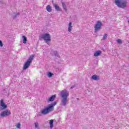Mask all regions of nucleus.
<instances>
[{
  "label": "nucleus",
  "mask_w": 129,
  "mask_h": 129,
  "mask_svg": "<svg viewBox=\"0 0 129 129\" xmlns=\"http://www.w3.org/2000/svg\"><path fill=\"white\" fill-rule=\"evenodd\" d=\"M107 36H108V34H105L103 36V40H106V39H107Z\"/></svg>",
  "instance_id": "19"
},
{
  "label": "nucleus",
  "mask_w": 129,
  "mask_h": 129,
  "mask_svg": "<svg viewBox=\"0 0 129 129\" xmlns=\"http://www.w3.org/2000/svg\"><path fill=\"white\" fill-rule=\"evenodd\" d=\"M53 123H54V120H49V124L50 128H53V126H54V124Z\"/></svg>",
  "instance_id": "14"
},
{
  "label": "nucleus",
  "mask_w": 129,
  "mask_h": 129,
  "mask_svg": "<svg viewBox=\"0 0 129 129\" xmlns=\"http://www.w3.org/2000/svg\"><path fill=\"white\" fill-rule=\"evenodd\" d=\"M57 104V102H54L51 104H48L46 107L40 110V113L37 114V116L39 117V116H42V115H46V114H48V113H50V112H52L54 110V106Z\"/></svg>",
  "instance_id": "1"
},
{
  "label": "nucleus",
  "mask_w": 129,
  "mask_h": 129,
  "mask_svg": "<svg viewBox=\"0 0 129 129\" xmlns=\"http://www.w3.org/2000/svg\"><path fill=\"white\" fill-rule=\"evenodd\" d=\"M72 22H70L69 24V26H68V31L70 33V32H71V31H72Z\"/></svg>",
  "instance_id": "13"
},
{
  "label": "nucleus",
  "mask_w": 129,
  "mask_h": 129,
  "mask_svg": "<svg viewBox=\"0 0 129 129\" xmlns=\"http://www.w3.org/2000/svg\"><path fill=\"white\" fill-rule=\"evenodd\" d=\"M102 25V23L100 21H98L95 25V32L96 33L98 31H99L101 29V26Z\"/></svg>",
  "instance_id": "6"
},
{
  "label": "nucleus",
  "mask_w": 129,
  "mask_h": 129,
  "mask_svg": "<svg viewBox=\"0 0 129 129\" xmlns=\"http://www.w3.org/2000/svg\"><path fill=\"white\" fill-rule=\"evenodd\" d=\"M47 76L48 77H51L52 75H53V74L52 73H51V72H49V73H47Z\"/></svg>",
  "instance_id": "21"
},
{
  "label": "nucleus",
  "mask_w": 129,
  "mask_h": 129,
  "mask_svg": "<svg viewBox=\"0 0 129 129\" xmlns=\"http://www.w3.org/2000/svg\"><path fill=\"white\" fill-rule=\"evenodd\" d=\"M77 100L78 101V100H79V98H77Z\"/></svg>",
  "instance_id": "26"
},
{
  "label": "nucleus",
  "mask_w": 129,
  "mask_h": 129,
  "mask_svg": "<svg viewBox=\"0 0 129 129\" xmlns=\"http://www.w3.org/2000/svg\"><path fill=\"white\" fill-rule=\"evenodd\" d=\"M40 38L43 39L47 44H48L49 42H51V35L48 33L41 35Z\"/></svg>",
  "instance_id": "5"
},
{
  "label": "nucleus",
  "mask_w": 129,
  "mask_h": 129,
  "mask_svg": "<svg viewBox=\"0 0 129 129\" xmlns=\"http://www.w3.org/2000/svg\"><path fill=\"white\" fill-rule=\"evenodd\" d=\"M35 127L37 129H39V123L38 122H36L34 123Z\"/></svg>",
  "instance_id": "18"
},
{
  "label": "nucleus",
  "mask_w": 129,
  "mask_h": 129,
  "mask_svg": "<svg viewBox=\"0 0 129 129\" xmlns=\"http://www.w3.org/2000/svg\"><path fill=\"white\" fill-rule=\"evenodd\" d=\"M128 24H129V19H128Z\"/></svg>",
  "instance_id": "27"
},
{
  "label": "nucleus",
  "mask_w": 129,
  "mask_h": 129,
  "mask_svg": "<svg viewBox=\"0 0 129 129\" xmlns=\"http://www.w3.org/2000/svg\"><path fill=\"white\" fill-rule=\"evenodd\" d=\"M101 53L102 52L100 50L97 51L94 53V56H95V57H98V56L101 55Z\"/></svg>",
  "instance_id": "11"
},
{
  "label": "nucleus",
  "mask_w": 129,
  "mask_h": 129,
  "mask_svg": "<svg viewBox=\"0 0 129 129\" xmlns=\"http://www.w3.org/2000/svg\"><path fill=\"white\" fill-rule=\"evenodd\" d=\"M117 43H118V44H119L120 45V44H122V41L121 40V39H118L117 40Z\"/></svg>",
  "instance_id": "20"
},
{
  "label": "nucleus",
  "mask_w": 129,
  "mask_h": 129,
  "mask_svg": "<svg viewBox=\"0 0 129 129\" xmlns=\"http://www.w3.org/2000/svg\"><path fill=\"white\" fill-rule=\"evenodd\" d=\"M4 46V44L3 43V41L0 40V47H3Z\"/></svg>",
  "instance_id": "25"
},
{
  "label": "nucleus",
  "mask_w": 129,
  "mask_h": 129,
  "mask_svg": "<svg viewBox=\"0 0 129 129\" xmlns=\"http://www.w3.org/2000/svg\"><path fill=\"white\" fill-rule=\"evenodd\" d=\"M61 5L62 6V8L63 10H64L65 12H67V7L66 6V5L65 3L62 2Z\"/></svg>",
  "instance_id": "16"
},
{
  "label": "nucleus",
  "mask_w": 129,
  "mask_h": 129,
  "mask_svg": "<svg viewBox=\"0 0 129 129\" xmlns=\"http://www.w3.org/2000/svg\"><path fill=\"white\" fill-rule=\"evenodd\" d=\"M91 79L93 80H95L96 81H98V80H99V76L94 75L93 76L91 77Z\"/></svg>",
  "instance_id": "9"
},
{
  "label": "nucleus",
  "mask_w": 129,
  "mask_h": 129,
  "mask_svg": "<svg viewBox=\"0 0 129 129\" xmlns=\"http://www.w3.org/2000/svg\"><path fill=\"white\" fill-rule=\"evenodd\" d=\"M46 9L49 13H51V12H52V8H51V6L50 5H48L46 7Z\"/></svg>",
  "instance_id": "15"
},
{
  "label": "nucleus",
  "mask_w": 129,
  "mask_h": 129,
  "mask_svg": "<svg viewBox=\"0 0 129 129\" xmlns=\"http://www.w3.org/2000/svg\"><path fill=\"white\" fill-rule=\"evenodd\" d=\"M11 114V111L9 110H6L3 112H1L0 116L2 117H6V116H9Z\"/></svg>",
  "instance_id": "7"
},
{
  "label": "nucleus",
  "mask_w": 129,
  "mask_h": 129,
  "mask_svg": "<svg viewBox=\"0 0 129 129\" xmlns=\"http://www.w3.org/2000/svg\"><path fill=\"white\" fill-rule=\"evenodd\" d=\"M55 97H56L55 95L51 96L49 98L47 99L48 102H49V101H53L54 99H55Z\"/></svg>",
  "instance_id": "12"
},
{
  "label": "nucleus",
  "mask_w": 129,
  "mask_h": 129,
  "mask_svg": "<svg viewBox=\"0 0 129 129\" xmlns=\"http://www.w3.org/2000/svg\"><path fill=\"white\" fill-rule=\"evenodd\" d=\"M35 58V55H31L29 59H27V61L25 63V64L23 66V70H27L28 68H29V67L31 65V63H32V61Z\"/></svg>",
  "instance_id": "4"
},
{
  "label": "nucleus",
  "mask_w": 129,
  "mask_h": 129,
  "mask_svg": "<svg viewBox=\"0 0 129 129\" xmlns=\"http://www.w3.org/2000/svg\"><path fill=\"white\" fill-rule=\"evenodd\" d=\"M16 127L17 128H20L21 127V124L20 123H18L16 124Z\"/></svg>",
  "instance_id": "23"
},
{
  "label": "nucleus",
  "mask_w": 129,
  "mask_h": 129,
  "mask_svg": "<svg viewBox=\"0 0 129 129\" xmlns=\"http://www.w3.org/2000/svg\"><path fill=\"white\" fill-rule=\"evenodd\" d=\"M115 5L120 9H124L126 8L127 1L126 0H114Z\"/></svg>",
  "instance_id": "3"
},
{
  "label": "nucleus",
  "mask_w": 129,
  "mask_h": 129,
  "mask_svg": "<svg viewBox=\"0 0 129 129\" xmlns=\"http://www.w3.org/2000/svg\"><path fill=\"white\" fill-rule=\"evenodd\" d=\"M69 91L67 90H63L60 92V105L62 106H66L69 101Z\"/></svg>",
  "instance_id": "2"
},
{
  "label": "nucleus",
  "mask_w": 129,
  "mask_h": 129,
  "mask_svg": "<svg viewBox=\"0 0 129 129\" xmlns=\"http://www.w3.org/2000/svg\"><path fill=\"white\" fill-rule=\"evenodd\" d=\"M53 7L55 8V10L58 11V12H61V9L60 7L58 5V4H53Z\"/></svg>",
  "instance_id": "10"
},
{
  "label": "nucleus",
  "mask_w": 129,
  "mask_h": 129,
  "mask_svg": "<svg viewBox=\"0 0 129 129\" xmlns=\"http://www.w3.org/2000/svg\"><path fill=\"white\" fill-rule=\"evenodd\" d=\"M22 39L23 40V44H27V37L23 35L22 36Z\"/></svg>",
  "instance_id": "17"
},
{
  "label": "nucleus",
  "mask_w": 129,
  "mask_h": 129,
  "mask_svg": "<svg viewBox=\"0 0 129 129\" xmlns=\"http://www.w3.org/2000/svg\"><path fill=\"white\" fill-rule=\"evenodd\" d=\"M17 16H20V13H17V14H16L13 17V19H16V18H17Z\"/></svg>",
  "instance_id": "24"
},
{
  "label": "nucleus",
  "mask_w": 129,
  "mask_h": 129,
  "mask_svg": "<svg viewBox=\"0 0 129 129\" xmlns=\"http://www.w3.org/2000/svg\"><path fill=\"white\" fill-rule=\"evenodd\" d=\"M53 55L56 56V57H58V52L57 51H53Z\"/></svg>",
  "instance_id": "22"
},
{
  "label": "nucleus",
  "mask_w": 129,
  "mask_h": 129,
  "mask_svg": "<svg viewBox=\"0 0 129 129\" xmlns=\"http://www.w3.org/2000/svg\"><path fill=\"white\" fill-rule=\"evenodd\" d=\"M1 106L3 107L2 109H6L8 107V106L4 102V100H1Z\"/></svg>",
  "instance_id": "8"
}]
</instances>
